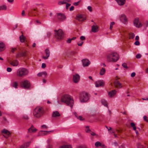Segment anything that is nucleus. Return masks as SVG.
<instances>
[{
  "instance_id": "f257e3e1",
  "label": "nucleus",
  "mask_w": 148,
  "mask_h": 148,
  "mask_svg": "<svg viewBox=\"0 0 148 148\" xmlns=\"http://www.w3.org/2000/svg\"><path fill=\"white\" fill-rule=\"evenodd\" d=\"M61 101L66 104L71 108L73 104V100L72 97L70 95H66L63 96L61 98Z\"/></svg>"
},
{
  "instance_id": "f03ea898",
  "label": "nucleus",
  "mask_w": 148,
  "mask_h": 148,
  "mask_svg": "<svg viewBox=\"0 0 148 148\" xmlns=\"http://www.w3.org/2000/svg\"><path fill=\"white\" fill-rule=\"evenodd\" d=\"M119 58V55L115 52H111L108 54L107 56V60L109 62H115Z\"/></svg>"
},
{
  "instance_id": "7ed1b4c3",
  "label": "nucleus",
  "mask_w": 148,
  "mask_h": 148,
  "mask_svg": "<svg viewBox=\"0 0 148 148\" xmlns=\"http://www.w3.org/2000/svg\"><path fill=\"white\" fill-rule=\"evenodd\" d=\"M43 108L40 107H36L34 111V115L36 117L39 118L42 116L44 114Z\"/></svg>"
},
{
  "instance_id": "20e7f679",
  "label": "nucleus",
  "mask_w": 148,
  "mask_h": 148,
  "mask_svg": "<svg viewBox=\"0 0 148 148\" xmlns=\"http://www.w3.org/2000/svg\"><path fill=\"white\" fill-rule=\"evenodd\" d=\"M28 73V71L27 69L23 68H21L17 70L16 75L18 77H23L27 75Z\"/></svg>"
},
{
  "instance_id": "39448f33",
  "label": "nucleus",
  "mask_w": 148,
  "mask_h": 148,
  "mask_svg": "<svg viewBox=\"0 0 148 148\" xmlns=\"http://www.w3.org/2000/svg\"><path fill=\"white\" fill-rule=\"evenodd\" d=\"M88 94L86 92H83L80 94L79 97V100L82 103L87 102L89 99Z\"/></svg>"
},
{
  "instance_id": "423d86ee",
  "label": "nucleus",
  "mask_w": 148,
  "mask_h": 148,
  "mask_svg": "<svg viewBox=\"0 0 148 148\" xmlns=\"http://www.w3.org/2000/svg\"><path fill=\"white\" fill-rule=\"evenodd\" d=\"M54 31L56 32L55 36L56 38L59 40L63 38L64 34L62 29H59L58 30H55Z\"/></svg>"
},
{
  "instance_id": "0eeeda50",
  "label": "nucleus",
  "mask_w": 148,
  "mask_h": 148,
  "mask_svg": "<svg viewBox=\"0 0 148 148\" xmlns=\"http://www.w3.org/2000/svg\"><path fill=\"white\" fill-rule=\"evenodd\" d=\"M20 86L23 88L28 89L30 86V83L27 80L25 79L21 82Z\"/></svg>"
},
{
  "instance_id": "6e6552de",
  "label": "nucleus",
  "mask_w": 148,
  "mask_h": 148,
  "mask_svg": "<svg viewBox=\"0 0 148 148\" xmlns=\"http://www.w3.org/2000/svg\"><path fill=\"white\" fill-rule=\"evenodd\" d=\"M119 18L121 21L124 24H126L127 22V17L124 14H121L119 16Z\"/></svg>"
},
{
  "instance_id": "1a4fd4ad",
  "label": "nucleus",
  "mask_w": 148,
  "mask_h": 148,
  "mask_svg": "<svg viewBox=\"0 0 148 148\" xmlns=\"http://www.w3.org/2000/svg\"><path fill=\"white\" fill-rule=\"evenodd\" d=\"M95 84L97 87L103 86L104 85V82L102 80H98L95 82Z\"/></svg>"
},
{
  "instance_id": "9d476101",
  "label": "nucleus",
  "mask_w": 148,
  "mask_h": 148,
  "mask_svg": "<svg viewBox=\"0 0 148 148\" xmlns=\"http://www.w3.org/2000/svg\"><path fill=\"white\" fill-rule=\"evenodd\" d=\"M80 77V76L77 74H74L73 76V82L75 83H77L78 82L79 79Z\"/></svg>"
},
{
  "instance_id": "9b49d317",
  "label": "nucleus",
  "mask_w": 148,
  "mask_h": 148,
  "mask_svg": "<svg viewBox=\"0 0 148 148\" xmlns=\"http://www.w3.org/2000/svg\"><path fill=\"white\" fill-rule=\"evenodd\" d=\"M86 17L83 14H79L77 16L76 19L79 21H82L86 19Z\"/></svg>"
},
{
  "instance_id": "f8f14e48",
  "label": "nucleus",
  "mask_w": 148,
  "mask_h": 148,
  "mask_svg": "<svg viewBox=\"0 0 148 148\" xmlns=\"http://www.w3.org/2000/svg\"><path fill=\"white\" fill-rule=\"evenodd\" d=\"M83 66H87L90 64L89 60L87 59H84L82 60Z\"/></svg>"
},
{
  "instance_id": "ddd939ff",
  "label": "nucleus",
  "mask_w": 148,
  "mask_h": 148,
  "mask_svg": "<svg viewBox=\"0 0 148 148\" xmlns=\"http://www.w3.org/2000/svg\"><path fill=\"white\" fill-rule=\"evenodd\" d=\"M57 14L58 19L60 21H63L65 19L66 16L64 14L60 13H57Z\"/></svg>"
},
{
  "instance_id": "4468645a",
  "label": "nucleus",
  "mask_w": 148,
  "mask_h": 148,
  "mask_svg": "<svg viewBox=\"0 0 148 148\" xmlns=\"http://www.w3.org/2000/svg\"><path fill=\"white\" fill-rule=\"evenodd\" d=\"M134 25L136 27L139 28L142 26V25L140 23H138V18H136L134 21Z\"/></svg>"
},
{
  "instance_id": "2eb2a0df",
  "label": "nucleus",
  "mask_w": 148,
  "mask_h": 148,
  "mask_svg": "<svg viewBox=\"0 0 148 148\" xmlns=\"http://www.w3.org/2000/svg\"><path fill=\"white\" fill-rule=\"evenodd\" d=\"M45 52L46 56H43L42 58L45 60H46L50 56V51L48 49H46L45 51Z\"/></svg>"
},
{
  "instance_id": "dca6fc26",
  "label": "nucleus",
  "mask_w": 148,
  "mask_h": 148,
  "mask_svg": "<svg viewBox=\"0 0 148 148\" xmlns=\"http://www.w3.org/2000/svg\"><path fill=\"white\" fill-rule=\"evenodd\" d=\"M92 31L93 32H96L98 31V27L95 23L92 26Z\"/></svg>"
},
{
  "instance_id": "f3484780",
  "label": "nucleus",
  "mask_w": 148,
  "mask_h": 148,
  "mask_svg": "<svg viewBox=\"0 0 148 148\" xmlns=\"http://www.w3.org/2000/svg\"><path fill=\"white\" fill-rule=\"evenodd\" d=\"M117 4L120 6L123 5L125 4L126 0H115Z\"/></svg>"
},
{
  "instance_id": "a211bd4d",
  "label": "nucleus",
  "mask_w": 148,
  "mask_h": 148,
  "mask_svg": "<svg viewBox=\"0 0 148 148\" xmlns=\"http://www.w3.org/2000/svg\"><path fill=\"white\" fill-rule=\"evenodd\" d=\"M1 132L2 134H5L7 135V136H4V137L6 138H7L10 135V133L9 132L5 129L1 131Z\"/></svg>"
},
{
  "instance_id": "6ab92c4d",
  "label": "nucleus",
  "mask_w": 148,
  "mask_h": 148,
  "mask_svg": "<svg viewBox=\"0 0 148 148\" xmlns=\"http://www.w3.org/2000/svg\"><path fill=\"white\" fill-rule=\"evenodd\" d=\"M37 129L34 128L33 125H32L31 127L28 129V132L31 133H34L36 132Z\"/></svg>"
},
{
  "instance_id": "aec40b11",
  "label": "nucleus",
  "mask_w": 148,
  "mask_h": 148,
  "mask_svg": "<svg viewBox=\"0 0 148 148\" xmlns=\"http://www.w3.org/2000/svg\"><path fill=\"white\" fill-rule=\"evenodd\" d=\"M60 114L58 111H56L53 112L52 117H57L60 116Z\"/></svg>"
},
{
  "instance_id": "412c9836",
  "label": "nucleus",
  "mask_w": 148,
  "mask_h": 148,
  "mask_svg": "<svg viewBox=\"0 0 148 148\" xmlns=\"http://www.w3.org/2000/svg\"><path fill=\"white\" fill-rule=\"evenodd\" d=\"M10 64L13 66H17L18 64V61L16 60H14L11 62H10Z\"/></svg>"
},
{
  "instance_id": "4be33fe9",
  "label": "nucleus",
  "mask_w": 148,
  "mask_h": 148,
  "mask_svg": "<svg viewBox=\"0 0 148 148\" xmlns=\"http://www.w3.org/2000/svg\"><path fill=\"white\" fill-rule=\"evenodd\" d=\"M116 91L114 90L108 92V95L110 97H113L116 93Z\"/></svg>"
},
{
  "instance_id": "5701e85b",
  "label": "nucleus",
  "mask_w": 148,
  "mask_h": 148,
  "mask_svg": "<svg viewBox=\"0 0 148 148\" xmlns=\"http://www.w3.org/2000/svg\"><path fill=\"white\" fill-rule=\"evenodd\" d=\"M5 49V45L4 44L0 41V51H3Z\"/></svg>"
},
{
  "instance_id": "b1692460",
  "label": "nucleus",
  "mask_w": 148,
  "mask_h": 148,
  "mask_svg": "<svg viewBox=\"0 0 148 148\" xmlns=\"http://www.w3.org/2000/svg\"><path fill=\"white\" fill-rule=\"evenodd\" d=\"M114 84L115 86L117 87H119L120 88H121L123 87V86L122 85V84L119 81L116 80L115 83Z\"/></svg>"
},
{
  "instance_id": "393cba45",
  "label": "nucleus",
  "mask_w": 148,
  "mask_h": 148,
  "mask_svg": "<svg viewBox=\"0 0 148 148\" xmlns=\"http://www.w3.org/2000/svg\"><path fill=\"white\" fill-rule=\"evenodd\" d=\"M26 56V53L25 52L23 53H18L16 55V57L17 58L18 57H21L22 56Z\"/></svg>"
},
{
  "instance_id": "a878e982",
  "label": "nucleus",
  "mask_w": 148,
  "mask_h": 148,
  "mask_svg": "<svg viewBox=\"0 0 148 148\" xmlns=\"http://www.w3.org/2000/svg\"><path fill=\"white\" fill-rule=\"evenodd\" d=\"M47 75V73L45 71H44L38 73L37 74V76L38 77H41L43 75H44L45 76H46Z\"/></svg>"
},
{
  "instance_id": "bb28decb",
  "label": "nucleus",
  "mask_w": 148,
  "mask_h": 148,
  "mask_svg": "<svg viewBox=\"0 0 148 148\" xmlns=\"http://www.w3.org/2000/svg\"><path fill=\"white\" fill-rule=\"evenodd\" d=\"M18 86L17 82H14L12 84V86L16 88H17Z\"/></svg>"
},
{
  "instance_id": "cd10ccee",
  "label": "nucleus",
  "mask_w": 148,
  "mask_h": 148,
  "mask_svg": "<svg viewBox=\"0 0 148 148\" xmlns=\"http://www.w3.org/2000/svg\"><path fill=\"white\" fill-rule=\"evenodd\" d=\"M38 136L40 135H47V132H45V131H40L38 133Z\"/></svg>"
},
{
  "instance_id": "c85d7f7f",
  "label": "nucleus",
  "mask_w": 148,
  "mask_h": 148,
  "mask_svg": "<svg viewBox=\"0 0 148 148\" xmlns=\"http://www.w3.org/2000/svg\"><path fill=\"white\" fill-rule=\"evenodd\" d=\"M75 115V116L79 120H83L84 119V118L82 117L81 116H79L77 113L75 112L74 113Z\"/></svg>"
},
{
  "instance_id": "c756f323",
  "label": "nucleus",
  "mask_w": 148,
  "mask_h": 148,
  "mask_svg": "<svg viewBox=\"0 0 148 148\" xmlns=\"http://www.w3.org/2000/svg\"><path fill=\"white\" fill-rule=\"evenodd\" d=\"M59 148H72V147L70 145H64L60 147Z\"/></svg>"
},
{
  "instance_id": "7c9ffc66",
  "label": "nucleus",
  "mask_w": 148,
  "mask_h": 148,
  "mask_svg": "<svg viewBox=\"0 0 148 148\" xmlns=\"http://www.w3.org/2000/svg\"><path fill=\"white\" fill-rule=\"evenodd\" d=\"M106 72V70L104 68H102L101 69L100 72V74L101 75H103Z\"/></svg>"
},
{
  "instance_id": "2f4dec72",
  "label": "nucleus",
  "mask_w": 148,
  "mask_h": 148,
  "mask_svg": "<svg viewBox=\"0 0 148 148\" xmlns=\"http://www.w3.org/2000/svg\"><path fill=\"white\" fill-rule=\"evenodd\" d=\"M20 41L22 42H24L25 40V37L23 36V34L19 37Z\"/></svg>"
},
{
  "instance_id": "473e14b6",
  "label": "nucleus",
  "mask_w": 148,
  "mask_h": 148,
  "mask_svg": "<svg viewBox=\"0 0 148 148\" xmlns=\"http://www.w3.org/2000/svg\"><path fill=\"white\" fill-rule=\"evenodd\" d=\"M101 103L105 106L108 107L107 102L104 100L103 99L101 100Z\"/></svg>"
},
{
  "instance_id": "72a5a7b5",
  "label": "nucleus",
  "mask_w": 148,
  "mask_h": 148,
  "mask_svg": "<svg viewBox=\"0 0 148 148\" xmlns=\"http://www.w3.org/2000/svg\"><path fill=\"white\" fill-rule=\"evenodd\" d=\"M130 125L131 127L133 128L134 130H136V126L134 123L132 122L130 123Z\"/></svg>"
},
{
  "instance_id": "f704fd0d",
  "label": "nucleus",
  "mask_w": 148,
  "mask_h": 148,
  "mask_svg": "<svg viewBox=\"0 0 148 148\" xmlns=\"http://www.w3.org/2000/svg\"><path fill=\"white\" fill-rule=\"evenodd\" d=\"M101 143L98 141L96 142L95 144V145L97 147H98L101 146Z\"/></svg>"
},
{
  "instance_id": "c9c22d12",
  "label": "nucleus",
  "mask_w": 148,
  "mask_h": 148,
  "mask_svg": "<svg viewBox=\"0 0 148 148\" xmlns=\"http://www.w3.org/2000/svg\"><path fill=\"white\" fill-rule=\"evenodd\" d=\"M85 131L87 133H88L91 132V130L89 129V127L88 126L86 127Z\"/></svg>"
},
{
  "instance_id": "e433bc0d",
  "label": "nucleus",
  "mask_w": 148,
  "mask_h": 148,
  "mask_svg": "<svg viewBox=\"0 0 148 148\" xmlns=\"http://www.w3.org/2000/svg\"><path fill=\"white\" fill-rule=\"evenodd\" d=\"M135 36V34L133 33L130 34L129 37L130 39H133Z\"/></svg>"
},
{
  "instance_id": "4c0bfd02",
  "label": "nucleus",
  "mask_w": 148,
  "mask_h": 148,
  "mask_svg": "<svg viewBox=\"0 0 148 148\" xmlns=\"http://www.w3.org/2000/svg\"><path fill=\"white\" fill-rule=\"evenodd\" d=\"M83 42H84L82 41H80L78 42L77 43V45L79 46H81L83 45Z\"/></svg>"
},
{
  "instance_id": "58836bf2",
  "label": "nucleus",
  "mask_w": 148,
  "mask_h": 148,
  "mask_svg": "<svg viewBox=\"0 0 148 148\" xmlns=\"http://www.w3.org/2000/svg\"><path fill=\"white\" fill-rule=\"evenodd\" d=\"M114 22H111L110 24V29L111 30L112 29L113 27V26L114 25Z\"/></svg>"
},
{
  "instance_id": "ea45409f",
  "label": "nucleus",
  "mask_w": 148,
  "mask_h": 148,
  "mask_svg": "<svg viewBox=\"0 0 148 148\" xmlns=\"http://www.w3.org/2000/svg\"><path fill=\"white\" fill-rule=\"evenodd\" d=\"M6 9V7L5 5H3L0 7V9L3 10H5Z\"/></svg>"
},
{
  "instance_id": "a19ab883",
  "label": "nucleus",
  "mask_w": 148,
  "mask_h": 148,
  "mask_svg": "<svg viewBox=\"0 0 148 148\" xmlns=\"http://www.w3.org/2000/svg\"><path fill=\"white\" fill-rule=\"evenodd\" d=\"M142 56V55L140 54H138L136 55V58L137 59L140 58Z\"/></svg>"
},
{
  "instance_id": "79ce46f5",
  "label": "nucleus",
  "mask_w": 148,
  "mask_h": 148,
  "mask_svg": "<svg viewBox=\"0 0 148 148\" xmlns=\"http://www.w3.org/2000/svg\"><path fill=\"white\" fill-rule=\"evenodd\" d=\"M144 120L147 121H148V117H147L146 116H143Z\"/></svg>"
},
{
  "instance_id": "37998d69",
  "label": "nucleus",
  "mask_w": 148,
  "mask_h": 148,
  "mask_svg": "<svg viewBox=\"0 0 148 148\" xmlns=\"http://www.w3.org/2000/svg\"><path fill=\"white\" fill-rule=\"evenodd\" d=\"M66 3L65 0H64L60 2L59 3V4H64Z\"/></svg>"
},
{
  "instance_id": "c03bdc74",
  "label": "nucleus",
  "mask_w": 148,
  "mask_h": 148,
  "mask_svg": "<svg viewBox=\"0 0 148 148\" xmlns=\"http://www.w3.org/2000/svg\"><path fill=\"white\" fill-rule=\"evenodd\" d=\"M80 3V1H78L76 2H75L73 3V5L75 6L78 5Z\"/></svg>"
},
{
  "instance_id": "a18cd8bd",
  "label": "nucleus",
  "mask_w": 148,
  "mask_h": 148,
  "mask_svg": "<svg viewBox=\"0 0 148 148\" xmlns=\"http://www.w3.org/2000/svg\"><path fill=\"white\" fill-rule=\"evenodd\" d=\"M80 39L81 40V41H82L84 40L85 39V38L84 36H81L80 37Z\"/></svg>"
},
{
  "instance_id": "49530a36",
  "label": "nucleus",
  "mask_w": 148,
  "mask_h": 148,
  "mask_svg": "<svg viewBox=\"0 0 148 148\" xmlns=\"http://www.w3.org/2000/svg\"><path fill=\"white\" fill-rule=\"evenodd\" d=\"M17 49L16 48H11V52L13 53H14V51Z\"/></svg>"
},
{
  "instance_id": "de8ad7c7",
  "label": "nucleus",
  "mask_w": 148,
  "mask_h": 148,
  "mask_svg": "<svg viewBox=\"0 0 148 148\" xmlns=\"http://www.w3.org/2000/svg\"><path fill=\"white\" fill-rule=\"evenodd\" d=\"M87 9L90 12L92 11V8L90 6H88Z\"/></svg>"
},
{
  "instance_id": "09e8293b",
  "label": "nucleus",
  "mask_w": 148,
  "mask_h": 148,
  "mask_svg": "<svg viewBox=\"0 0 148 148\" xmlns=\"http://www.w3.org/2000/svg\"><path fill=\"white\" fill-rule=\"evenodd\" d=\"M122 66H123L124 68L127 69L128 68L127 67V64L125 63H124L122 64Z\"/></svg>"
},
{
  "instance_id": "8fccbe9b",
  "label": "nucleus",
  "mask_w": 148,
  "mask_h": 148,
  "mask_svg": "<svg viewBox=\"0 0 148 148\" xmlns=\"http://www.w3.org/2000/svg\"><path fill=\"white\" fill-rule=\"evenodd\" d=\"M134 44L136 45H140V42L138 41L137 40L135 42Z\"/></svg>"
},
{
  "instance_id": "3c124183",
  "label": "nucleus",
  "mask_w": 148,
  "mask_h": 148,
  "mask_svg": "<svg viewBox=\"0 0 148 148\" xmlns=\"http://www.w3.org/2000/svg\"><path fill=\"white\" fill-rule=\"evenodd\" d=\"M46 67V64L44 63H43L42 64L41 67L42 68H45Z\"/></svg>"
},
{
  "instance_id": "603ef678",
  "label": "nucleus",
  "mask_w": 148,
  "mask_h": 148,
  "mask_svg": "<svg viewBox=\"0 0 148 148\" xmlns=\"http://www.w3.org/2000/svg\"><path fill=\"white\" fill-rule=\"evenodd\" d=\"M21 15L22 16H26V15L25 14V12L24 10H23L22 11V12L21 13Z\"/></svg>"
},
{
  "instance_id": "864d4df0",
  "label": "nucleus",
  "mask_w": 148,
  "mask_h": 148,
  "mask_svg": "<svg viewBox=\"0 0 148 148\" xmlns=\"http://www.w3.org/2000/svg\"><path fill=\"white\" fill-rule=\"evenodd\" d=\"M7 70L8 72H10L11 71L12 69L10 67H8L7 68Z\"/></svg>"
},
{
  "instance_id": "5fc2aeb1",
  "label": "nucleus",
  "mask_w": 148,
  "mask_h": 148,
  "mask_svg": "<svg viewBox=\"0 0 148 148\" xmlns=\"http://www.w3.org/2000/svg\"><path fill=\"white\" fill-rule=\"evenodd\" d=\"M51 35V34L50 32H48L47 33V36L48 37H50Z\"/></svg>"
},
{
  "instance_id": "6e6d98bb",
  "label": "nucleus",
  "mask_w": 148,
  "mask_h": 148,
  "mask_svg": "<svg viewBox=\"0 0 148 148\" xmlns=\"http://www.w3.org/2000/svg\"><path fill=\"white\" fill-rule=\"evenodd\" d=\"M42 128H45L46 129H47L48 127H47L45 125H43L42 126Z\"/></svg>"
},
{
  "instance_id": "4d7b16f0",
  "label": "nucleus",
  "mask_w": 148,
  "mask_h": 148,
  "mask_svg": "<svg viewBox=\"0 0 148 148\" xmlns=\"http://www.w3.org/2000/svg\"><path fill=\"white\" fill-rule=\"evenodd\" d=\"M53 132V130L50 131H45V132H47V133L48 134H49Z\"/></svg>"
},
{
  "instance_id": "13d9d810",
  "label": "nucleus",
  "mask_w": 148,
  "mask_h": 148,
  "mask_svg": "<svg viewBox=\"0 0 148 148\" xmlns=\"http://www.w3.org/2000/svg\"><path fill=\"white\" fill-rule=\"evenodd\" d=\"M90 134L92 136H95L96 135V134H95V133H94L92 132H91V131L90 132Z\"/></svg>"
},
{
  "instance_id": "bf43d9fd",
  "label": "nucleus",
  "mask_w": 148,
  "mask_h": 148,
  "mask_svg": "<svg viewBox=\"0 0 148 148\" xmlns=\"http://www.w3.org/2000/svg\"><path fill=\"white\" fill-rule=\"evenodd\" d=\"M135 75H136V73H135L134 72H133L131 74V77H134V76H135Z\"/></svg>"
},
{
  "instance_id": "052dcab7",
  "label": "nucleus",
  "mask_w": 148,
  "mask_h": 148,
  "mask_svg": "<svg viewBox=\"0 0 148 148\" xmlns=\"http://www.w3.org/2000/svg\"><path fill=\"white\" fill-rule=\"evenodd\" d=\"M71 38H69L67 40L66 42L68 43H70L71 42Z\"/></svg>"
},
{
  "instance_id": "680f3d73",
  "label": "nucleus",
  "mask_w": 148,
  "mask_h": 148,
  "mask_svg": "<svg viewBox=\"0 0 148 148\" xmlns=\"http://www.w3.org/2000/svg\"><path fill=\"white\" fill-rule=\"evenodd\" d=\"M74 7L73 6H71L70 8V11L73 10L74 9Z\"/></svg>"
},
{
  "instance_id": "e2e57ef3",
  "label": "nucleus",
  "mask_w": 148,
  "mask_h": 148,
  "mask_svg": "<svg viewBox=\"0 0 148 148\" xmlns=\"http://www.w3.org/2000/svg\"><path fill=\"white\" fill-rule=\"evenodd\" d=\"M71 5V4L70 3H66V8H67L68 7H69V6Z\"/></svg>"
},
{
  "instance_id": "0e129e2a",
  "label": "nucleus",
  "mask_w": 148,
  "mask_h": 148,
  "mask_svg": "<svg viewBox=\"0 0 148 148\" xmlns=\"http://www.w3.org/2000/svg\"><path fill=\"white\" fill-rule=\"evenodd\" d=\"M139 39V37L138 36H136V37H135V40H138Z\"/></svg>"
},
{
  "instance_id": "69168bd1",
  "label": "nucleus",
  "mask_w": 148,
  "mask_h": 148,
  "mask_svg": "<svg viewBox=\"0 0 148 148\" xmlns=\"http://www.w3.org/2000/svg\"><path fill=\"white\" fill-rule=\"evenodd\" d=\"M106 128L108 129V131H109L110 130H111V128L110 127H108L107 126H106Z\"/></svg>"
},
{
  "instance_id": "338daca9",
  "label": "nucleus",
  "mask_w": 148,
  "mask_h": 148,
  "mask_svg": "<svg viewBox=\"0 0 148 148\" xmlns=\"http://www.w3.org/2000/svg\"><path fill=\"white\" fill-rule=\"evenodd\" d=\"M23 118L24 119H28V117L27 116H24L23 117Z\"/></svg>"
},
{
  "instance_id": "774afa93",
  "label": "nucleus",
  "mask_w": 148,
  "mask_h": 148,
  "mask_svg": "<svg viewBox=\"0 0 148 148\" xmlns=\"http://www.w3.org/2000/svg\"><path fill=\"white\" fill-rule=\"evenodd\" d=\"M76 38V37H73L72 38H71V40H73L75 39Z\"/></svg>"
}]
</instances>
